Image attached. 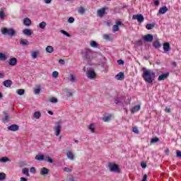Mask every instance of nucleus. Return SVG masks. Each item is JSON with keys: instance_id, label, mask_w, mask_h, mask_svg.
Instances as JSON below:
<instances>
[{"instance_id": "f257e3e1", "label": "nucleus", "mask_w": 181, "mask_h": 181, "mask_svg": "<svg viewBox=\"0 0 181 181\" xmlns=\"http://www.w3.org/2000/svg\"><path fill=\"white\" fill-rule=\"evenodd\" d=\"M143 75L142 77L146 83L152 84L155 81L156 74L152 69H148L145 67L142 69Z\"/></svg>"}, {"instance_id": "f03ea898", "label": "nucleus", "mask_w": 181, "mask_h": 181, "mask_svg": "<svg viewBox=\"0 0 181 181\" xmlns=\"http://www.w3.org/2000/svg\"><path fill=\"white\" fill-rule=\"evenodd\" d=\"M93 54L94 53L90 48H84L81 52L82 59L86 62H91L93 59Z\"/></svg>"}, {"instance_id": "7ed1b4c3", "label": "nucleus", "mask_w": 181, "mask_h": 181, "mask_svg": "<svg viewBox=\"0 0 181 181\" xmlns=\"http://www.w3.org/2000/svg\"><path fill=\"white\" fill-rule=\"evenodd\" d=\"M1 32L2 35H4L5 36H11V37L12 36H15V35H16V31L12 28H1Z\"/></svg>"}, {"instance_id": "20e7f679", "label": "nucleus", "mask_w": 181, "mask_h": 181, "mask_svg": "<svg viewBox=\"0 0 181 181\" xmlns=\"http://www.w3.org/2000/svg\"><path fill=\"white\" fill-rule=\"evenodd\" d=\"M107 166L110 172H113V173H119L121 172L119 167L115 163H109Z\"/></svg>"}, {"instance_id": "39448f33", "label": "nucleus", "mask_w": 181, "mask_h": 181, "mask_svg": "<svg viewBox=\"0 0 181 181\" xmlns=\"http://www.w3.org/2000/svg\"><path fill=\"white\" fill-rule=\"evenodd\" d=\"M54 134L56 136H59L60 135V132H62V125H60L59 122H57L55 123V127L54 128Z\"/></svg>"}, {"instance_id": "423d86ee", "label": "nucleus", "mask_w": 181, "mask_h": 181, "mask_svg": "<svg viewBox=\"0 0 181 181\" xmlns=\"http://www.w3.org/2000/svg\"><path fill=\"white\" fill-rule=\"evenodd\" d=\"M132 19L134 21H137V22H139V23H142V22H144V21H145V18L144 17V16L142 14L133 15Z\"/></svg>"}, {"instance_id": "0eeeda50", "label": "nucleus", "mask_w": 181, "mask_h": 181, "mask_svg": "<svg viewBox=\"0 0 181 181\" xmlns=\"http://www.w3.org/2000/svg\"><path fill=\"white\" fill-rule=\"evenodd\" d=\"M143 39L146 43H151L153 41V35L152 34H148L143 37Z\"/></svg>"}, {"instance_id": "6e6552de", "label": "nucleus", "mask_w": 181, "mask_h": 181, "mask_svg": "<svg viewBox=\"0 0 181 181\" xmlns=\"http://www.w3.org/2000/svg\"><path fill=\"white\" fill-rule=\"evenodd\" d=\"M124 25V24L122 23V22H121V21H116V25H114L112 26V30H113V32H118V31L119 30V26H121V25Z\"/></svg>"}, {"instance_id": "1a4fd4ad", "label": "nucleus", "mask_w": 181, "mask_h": 181, "mask_svg": "<svg viewBox=\"0 0 181 181\" xmlns=\"http://www.w3.org/2000/svg\"><path fill=\"white\" fill-rule=\"evenodd\" d=\"M8 131H12L13 132L19 131V126L18 124H11L7 127Z\"/></svg>"}, {"instance_id": "9d476101", "label": "nucleus", "mask_w": 181, "mask_h": 181, "mask_svg": "<svg viewBox=\"0 0 181 181\" xmlns=\"http://www.w3.org/2000/svg\"><path fill=\"white\" fill-rule=\"evenodd\" d=\"M95 76H96L95 71L93 70L88 71L87 72L88 78H90V79L95 78Z\"/></svg>"}, {"instance_id": "9b49d317", "label": "nucleus", "mask_w": 181, "mask_h": 181, "mask_svg": "<svg viewBox=\"0 0 181 181\" xmlns=\"http://www.w3.org/2000/svg\"><path fill=\"white\" fill-rule=\"evenodd\" d=\"M169 77V72H166L165 74H163L160 75L158 78V81H162L163 80H166Z\"/></svg>"}, {"instance_id": "f8f14e48", "label": "nucleus", "mask_w": 181, "mask_h": 181, "mask_svg": "<svg viewBox=\"0 0 181 181\" xmlns=\"http://www.w3.org/2000/svg\"><path fill=\"white\" fill-rule=\"evenodd\" d=\"M168 11L169 9L168 8V7L166 6H164L160 8V9L158 10V15H163L166 13V12H168Z\"/></svg>"}, {"instance_id": "ddd939ff", "label": "nucleus", "mask_w": 181, "mask_h": 181, "mask_svg": "<svg viewBox=\"0 0 181 181\" xmlns=\"http://www.w3.org/2000/svg\"><path fill=\"white\" fill-rule=\"evenodd\" d=\"M163 50L165 53L170 51V44L169 42H164L163 45Z\"/></svg>"}, {"instance_id": "4468645a", "label": "nucleus", "mask_w": 181, "mask_h": 181, "mask_svg": "<svg viewBox=\"0 0 181 181\" xmlns=\"http://www.w3.org/2000/svg\"><path fill=\"white\" fill-rule=\"evenodd\" d=\"M125 77V74L124 72H119L115 76L116 80H120V81H122Z\"/></svg>"}, {"instance_id": "2eb2a0df", "label": "nucleus", "mask_w": 181, "mask_h": 181, "mask_svg": "<svg viewBox=\"0 0 181 181\" xmlns=\"http://www.w3.org/2000/svg\"><path fill=\"white\" fill-rule=\"evenodd\" d=\"M8 64L10 66H16L18 64V59L15 57L11 58L8 61Z\"/></svg>"}, {"instance_id": "dca6fc26", "label": "nucleus", "mask_w": 181, "mask_h": 181, "mask_svg": "<svg viewBox=\"0 0 181 181\" xmlns=\"http://www.w3.org/2000/svg\"><path fill=\"white\" fill-rule=\"evenodd\" d=\"M12 84H13V82H12L11 80H6L3 82V86L7 88H9Z\"/></svg>"}, {"instance_id": "f3484780", "label": "nucleus", "mask_w": 181, "mask_h": 181, "mask_svg": "<svg viewBox=\"0 0 181 181\" xmlns=\"http://www.w3.org/2000/svg\"><path fill=\"white\" fill-rule=\"evenodd\" d=\"M97 13L98 16L103 18V16H104V14L105 13V8L98 9Z\"/></svg>"}, {"instance_id": "a211bd4d", "label": "nucleus", "mask_w": 181, "mask_h": 181, "mask_svg": "<svg viewBox=\"0 0 181 181\" xmlns=\"http://www.w3.org/2000/svg\"><path fill=\"white\" fill-rule=\"evenodd\" d=\"M4 117L2 118V121L3 122L6 123V122H9V114L6 112H4Z\"/></svg>"}, {"instance_id": "6ab92c4d", "label": "nucleus", "mask_w": 181, "mask_h": 181, "mask_svg": "<svg viewBox=\"0 0 181 181\" xmlns=\"http://www.w3.org/2000/svg\"><path fill=\"white\" fill-rule=\"evenodd\" d=\"M23 23L25 26H30V25H32V21H30L29 18H25Z\"/></svg>"}, {"instance_id": "aec40b11", "label": "nucleus", "mask_w": 181, "mask_h": 181, "mask_svg": "<svg viewBox=\"0 0 181 181\" xmlns=\"http://www.w3.org/2000/svg\"><path fill=\"white\" fill-rule=\"evenodd\" d=\"M23 33H24V35H25V36H32L33 31H32V30H30V29L26 28L23 30Z\"/></svg>"}, {"instance_id": "412c9836", "label": "nucleus", "mask_w": 181, "mask_h": 181, "mask_svg": "<svg viewBox=\"0 0 181 181\" xmlns=\"http://www.w3.org/2000/svg\"><path fill=\"white\" fill-rule=\"evenodd\" d=\"M35 159L36 160H39L40 162H42V160H45V159H46V157H45V155L43 154H40L35 156Z\"/></svg>"}, {"instance_id": "4be33fe9", "label": "nucleus", "mask_w": 181, "mask_h": 181, "mask_svg": "<svg viewBox=\"0 0 181 181\" xmlns=\"http://www.w3.org/2000/svg\"><path fill=\"white\" fill-rule=\"evenodd\" d=\"M162 45H160V42L159 40L154 41L153 42V47L155 49H159Z\"/></svg>"}, {"instance_id": "5701e85b", "label": "nucleus", "mask_w": 181, "mask_h": 181, "mask_svg": "<svg viewBox=\"0 0 181 181\" xmlns=\"http://www.w3.org/2000/svg\"><path fill=\"white\" fill-rule=\"evenodd\" d=\"M66 156L68 159H70V160H74V154L71 151H68L66 153Z\"/></svg>"}, {"instance_id": "b1692460", "label": "nucleus", "mask_w": 181, "mask_h": 181, "mask_svg": "<svg viewBox=\"0 0 181 181\" xmlns=\"http://www.w3.org/2000/svg\"><path fill=\"white\" fill-rule=\"evenodd\" d=\"M47 173H49V169H47L46 168H41L40 175H47Z\"/></svg>"}, {"instance_id": "393cba45", "label": "nucleus", "mask_w": 181, "mask_h": 181, "mask_svg": "<svg viewBox=\"0 0 181 181\" xmlns=\"http://www.w3.org/2000/svg\"><path fill=\"white\" fill-rule=\"evenodd\" d=\"M46 26H47V23H46V22L42 21L39 24V28L40 29H42L43 30H45V29H46Z\"/></svg>"}, {"instance_id": "a878e982", "label": "nucleus", "mask_w": 181, "mask_h": 181, "mask_svg": "<svg viewBox=\"0 0 181 181\" xmlns=\"http://www.w3.org/2000/svg\"><path fill=\"white\" fill-rule=\"evenodd\" d=\"M20 45H21V46H28L29 41H28V40H21Z\"/></svg>"}, {"instance_id": "bb28decb", "label": "nucleus", "mask_w": 181, "mask_h": 181, "mask_svg": "<svg viewBox=\"0 0 181 181\" xmlns=\"http://www.w3.org/2000/svg\"><path fill=\"white\" fill-rule=\"evenodd\" d=\"M45 50L47 53H53L54 49L53 48V47L49 45L45 48Z\"/></svg>"}, {"instance_id": "cd10ccee", "label": "nucleus", "mask_w": 181, "mask_h": 181, "mask_svg": "<svg viewBox=\"0 0 181 181\" xmlns=\"http://www.w3.org/2000/svg\"><path fill=\"white\" fill-rule=\"evenodd\" d=\"M0 162L1 163H6V162H11V160L8 157H2L0 158Z\"/></svg>"}, {"instance_id": "c85d7f7f", "label": "nucleus", "mask_w": 181, "mask_h": 181, "mask_svg": "<svg viewBox=\"0 0 181 181\" xmlns=\"http://www.w3.org/2000/svg\"><path fill=\"white\" fill-rule=\"evenodd\" d=\"M153 28H155V24L154 23H148L146 25V28L148 30H151V29H153Z\"/></svg>"}, {"instance_id": "c756f323", "label": "nucleus", "mask_w": 181, "mask_h": 181, "mask_svg": "<svg viewBox=\"0 0 181 181\" xmlns=\"http://www.w3.org/2000/svg\"><path fill=\"white\" fill-rule=\"evenodd\" d=\"M33 117L36 119H39V118H40L42 117V114L40 113V112H35L33 114Z\"/></svg>"}, {"instance_id": "7c9ffc66", "label": "nucleus", "mask_w": 181, "mask_h": 181, "mask_svg": "<svg viewBox=\"0 0 181 181\" xmlns=\"http://www.w3.org/2000/svg\"><path fill=\"white\" fill-rule=\"evenodd\" d=\"M23 175H25V176L29 177V169L27 168H23L22 170Z\"/></svg>"}, {"instance_id": "2f4dec72", "label": "nucleus", "mask_w": 181, "mask_h": 181, "mask_svg": "<svg viewBox=\"0 0 181 181\" xmlns=\"http://www.w3.org/2000/svg\"><path fill=\"white\" fill-rule=\"evenodd\" d=\"M90 46L91 47H98V44H97V42L94 41V40H92L90 41Z\"/></svg>"}, {"instance_id": "473e14b6", "label": "nucleus", "mask_w": 181, "mask_h": 181, "mask_svg": "<svg viewBox=\"0 0 181 181\" xmlns=\"http://www.w3.org/2000/svg\"><path fill=\"white\" fill-rule=\"evenodd\" d=\"M0 60L1 62H5V60H6V55L2 52H0Z\"/></svg>"}, {"instance_id": "72a5a7b5", "label": "nucleus", "mask_w": 181, "mask_h": 181, "mask_svg": "<svg viewBox=\"0 0 181 181\" xmlns=\"http://www.w3.org/2000/svg\"><path fill=\"white\" fill-rule=\"evenodd\" d=\"M16 93L18 95H23V94H25V89H18Z\"/></svg>"}, {"instance_id": "f704fd0d", "label": "nucleus", "mask_w": 181, "mask_h": 181, "mask_svg": "<svg viewBox=\"0 0 181 181\" xmlns=\"http://www.w3.org/2000/svg\"><path fill=\"white\" fill-rule=\"evenodd\" d=\"M88 129H90V132H95V129L94 128V124H90L88 127Z\"/></svg>"}, {"instance_id": "c9c22d12", "label": "nucleus", "mask_w": 181, "mask_h": 181, "mask_svg": "<svg viewBox=\"0 0 181 181\" xmlns=\"http://www.w3.org/2000/svg\"><path fill=\"white\" fill-rule=\"evenodd\" d=\"M38 53H39V52H33L31 53V57H33V59H37Z\"/></svg>"}, {"instance_id": "e433bc0d", "label": "nucleus", "mask_w": 181, "mask_h": 181, "mask_svg": "<svg viewBox=\"0 0 181 181\" xmlns=\"http://www.w3.org/2000/svg\"><path fill=\"white\" fill-rule=\"evenodd\" d=\"M61 33H62V35H64L65 36H67V37H70L71 36L70 35V34H69V33H67V31L64 30H61Z\"/></svg>"}, {"instance_id": "4c0bfd02", "label": "nucleus", "mask_w": 181, "mask_h": 181, "mask_svg": "<svg viewBox=\"0 0 181 181\" xmlns=\"http://www.w3.org/2000/svg\"><path fill=\"white\" fill-rule=\"evenodd\" d=\"M6 177V175L4 173H0V180H4Z\"/></svg>"}, {"instance_id": "58836bf2", "label": "nucleus", "mask_w": 181, "mask_h": 181, "mask_svg": "<svg viewBox=\"0 0 181 181\" xmlns=\"http://www.w3.org/2000/svg\"><path fill=\"white\" fill-rule=\"evenodd\" d=\"M140 110H141V106L140 105H136L132 109V111L136 112V111H139Z\"/></svg>"}, {"instance_id": "ea45409f", "label": "nucleus", "mask_w": 181, "mask_h": 181, "mask_svg": "<svg viewBox=\"0 0 181 181\" xmlns=\"http://www.w3.org/2000/svg\"><path fill=\"white\" fill-rule=\"evenodd\" d=\"M72 169H73V166H71L70 168L65 167L64 168V172H67L68 173H71Z\"/></svg>"}, {"instance_id": "a19ab883", "label": "nucleus", "mask_w": 181, "mask_h": 181, "mask_svg": "<svg viewBox=\"0 0 181 181\" xmlns=\"http://www.w3.org/2000/svg\"><path fill=\"white\" fill-rule=\"evenodd\" d=\"M69 80L71 83H74V81H76V78H74V75L70 74L69 75Z\"/></svg>"}, {"instance_id": "79ce46f5", "label": "nucleus", "mask_w": 181, "mask_h": 181, "mask_svg": "<svg viewBox=\"0 0 181 181\" xmlns=\"http://www.w3.org/2000/svg\"><path fill=\"white\" fill-rule=\"evenodd\" d=\"M5 18V12L3 10L0 11V19Z\"/></svg>"}, {"instance_id": "37998d69", "label": "nucleus", "mask_w": 181, "mask_h": 181, "mask_svg": "<svg viewBox=\"0 0 181 181\" xmlns=\"http://www.w3.org/2000/svg\"><path fill=\"white\" fill-rule=\"evenodd\" d=\"M156 142H159V138L155 137V138L151 139V144H155Z\"/></svg>"}, {"instance_id": "c03bdc74", "label": "nucleus", "mask_w": 181, "mask_h": 181, "mask_svg": "<svg viewBox=\"0 0 181 181\" xmlns=\"http://www.w3.org/2000/svg\"><path fill=\"white\" fill-rule=\"evenodd\" d=\"M115 101V104H122V101L121 100H119V98H117L114 100Z\"/></svg>"}, {"instance_id": "a18cd8bd", "label": "nucleus", "mask_w": 181, "mask_h": 181, "mask_svg": "<svg viewBox=\"0 0 181 181\" xmlns=\"http://www.w3.org/2000/svg\"><path fill=\"white\" fill-rule=\"evenodd\" d=\"M52 77H54V78H57V77H59V72L56 71H53Z\"/></svg>"}, {"instance_id": "49530a36", "label": "nucleus", "mask_w": 181, "mask_h": 181, "mask_svg": "<svg viewBox=\"0 0 181 181\" xmlns=\"http://www.w3.org/2000/svg\"><path fill=\"white\" fill-rule=\"evenodd\" d=\"M50 103H52L53 104H56V103H58L59 100H57V98H52L49 100Z\"/></svg>"}, {"instance_id": "de8ad7c7", "label": "nucleus", "mask_w": 181, "mask_h": 181, "mask_svg": "<svg viewBox=\"0 0 181 181\" xmlns=\"http://www.w3.org/2000/svg\"><path fill=\"white\" fill-rule=\"evenodd\" d=\"M78 12L81 15H83V13H84V12H86V10H84L83 7H81L80 9L78 11Z\"/></svg>"}, {"instance_id": "09e8293b", "label": "nucleus", "mask_w": 181, "mask_h": 181, "mask_svg": "<svg viewBox=\"0 0 181 181\" xmlns=\"http://www.w3.org/2000/svg\"><path fill=\"white\" fill-rule=\"evenodd\" d=\"M111 119V117H104L103 118V121H104V122H108V121H110Z\"/></svg>"}, {"instance_id": "8fccbe9b", "label": "nucleus", "mask_w": 181, "mask_h": 181, "mask_svg": "<svg viewBox=\"0 0 181 181\" xmlns=\"http://www.w3.org/2000/svg\"><path fill=\"white\" fill-rule=\"evenodd\" d=\"M40 88H36L34 90V93L36 95H37L38 94H40Z\"/></svg>"}, {"instance_id": "3c124183", "label": "nucleus", "mask_w": 181, "mask_h": 181, "mask_svg": "<svg viewBox=\"0 0 181 181\" xmlns=\"http://www.w3.org/2000/svg\"><path fill=\"white\" fill-rule=\"evenodd\" d=\"M103 39H105V40H111V37L107 34H105L103 35Z\"/></svg>"}, {"instance_id": "603ef678", "label": "nucleus", "mask_w": 181, "mask_h": 181, "mask_svg": "<svg viewBox=\"0 0 181 181\" xmlns=\"http://www.w3.org/2000/svg\"><path fill=\"white\" fill-rule=\"evenodd\" d=\"M117 64H119V66L124 65L125 64V62H124V60L122 59H119L117 60Z\"/></svg>"}, {"instance_id": "864d4df0", "label": "nucleus", "mask_w": 181, "mask_h": 181, "mask_svg": "<svg viewBox=\"0 0 181 181\" xmlns=\"http://www.w3.org/2000/svg\"><path fill=\"white\" fill-rule=\"evenodd\" d=\"M136 45L137 46H142V45H143L142 40H139L138 41H136Z\"/></svg>"}, {"instance_id": "5fc2aeb1", "label": "nucleus", "mask_w": 181, "mask_h": 181, "mask_svg": "<svg viewBox=\"0 0 181 181\" xmlns=\"http://www.w3.org/2000/svg\"><path fill=\"white\" fill-rule=\"evenodd\" d=\"M30 173H36V168L34 167H32L30 168Z\"/></svg>"}, {"instance_id": "6e6d98bb", "label": "nucleus", "mask_w": 181, "mask_h": 181, "mask_svg": "<svg viewBox=\"0 0 181 181\" xmlns=\"http://www.w3.org/2000/svg\"><path fill=\"white\" fill-rule=\"evenodd\" d=\"M45 159L47 160L48 163H53V159H52L50 157H45Z\"/></svg>"}, {"instance_id": "4d7b16f0", "label": "nucleus", "mask_w": 181, "mask_h": 181, "mask_svg": "<svg viewBox=\"0 0 181 181\" xmlns=\"http://www.w3.org/2000/svg\"><path fill=\"white\" fill-rule=\"evenodd\" d=\"M68 22H69V23H73L74 22V18H73V17L69 18Z\"/></svg>"}, {"instance_id": "13d9d810", "label": "nucleus", "mask_w": 181, "mask_h": 181, "mask_svg": "<svg viewBox=\"0 0 181 181\" xmlns=\"http://www.w3.org/2000/svg\"><path fill=\"white\" fill-rule=\"evenodd\" d=\"M176 153H177V158H181V151L177 150L176 151Z\"/></svg>"}, {"instance_id": "bf43d9fd", "label": "nucleus", "mask_w": 181, "mask_h": 181, "mask_svg": "<svg viewBox=\"0 0 181 181\" xmlns=\"http://www.w3.org/2000/svg\"><path fill=\"white\" fill-rule=\"evenodd\" d=\"M59 64H62V65H64L66 64V62L64 61V59H59Z\"/></svg>"}, {"instance_id": "052dcab7", "label": "nucleus", "mask_w": 181, "mask_h": 181, "mask_svg": "<svg viewBox=\"0 0 181 181\" xmlns=\"http://www.w3.org/2000/svg\"><path fill=\"white\" fill-rule=\"evenodd\" d=\"M133 132H134V134H139V131L136 128L133 129Z\"/></svg>"}, {"instance_id": "680f3d73", "label": "nucleus", "mask_w": 181, "mask_h": 181, "mask_svg": "<svg viewBox=\"0 0 181 181\" xmlns=\"http://www.w3.org/2000/svg\"><path fill=\"white\" fill-rule=\"evenodd\" d=\"M141 168H143V169H145V168H146V163H141Z\"/></svg>"}, {"instance_id": "e2e57ef3", "label": "nucleus", "mask_w": 181, "mask_h": 181, "mask_svg": "<svg viewBox=\"0 0 181 181\" xmlns=\"http://www.w3.org/2000/svg\"><path fill=\"white\" fill-rule=\"evenodd\" d=\"M160 4V2L159 1H156L155 2H154V5H155V6H158V5Z\"/></svg>"}, {"instance_id": "0e129e2a", "label": "nucleus", "mask_w": 181, "mask_h": 181, "mask_svg": "<svg viewBox=\"0 0 181 181\" xmlns=\"http://www.w3.org/2000/svg\"><path fill=\"white\" fill-rule=\"evenodd\" d=\"M67 97H73V93H71V92H68V93H67Z\"/></svg>"}, {"instance_id": "69168bd1", "label": "nucleus", "mask_w": 181, "mask_h": 181, "mask_svg": "<svg viewBox=\"0 0 181 181\" xmlns=\"http://www.w3.org/2000/svg\"><path fill=\"white\" fill-rule=\"evenodd\" d=\"M45 4H51L52 0H44Z\"/></svg>"}, {"instance_id": "338daca9", "label": "nucleus", "mask_w": 181, "mask_h": 181, "mask_svg": "<svg viewBox=\"0 0 181 181\" xmlns=\"http://www.w3.org/2000/svg\"><path fill=\"white\" fill-rule=\"evenodd\" d=\"M20 181H28V179H26L25 177H22L20 178Z\"/></svg>"}, {"instance_id": "774afa93", "label": "nucleus", "mask_w": 181, "mask_h": 181, "mask_svg": "<svg viewBox=\"0 0 181 181\" xmlns=\"http://www.w3.org/2000/svg\"><path fill=\"white\" fill-rule=\"evenodd\" d=\"M165 112H170V107H165Z\"/></svg>"}]
</instances>
